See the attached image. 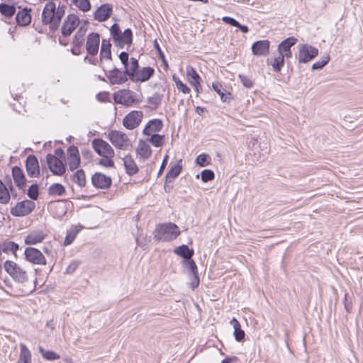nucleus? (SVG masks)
Returning a JSON list of instances; mask_svg holds the SVG:
<instances>
[{"instance_id":"obj_58","label":"nucleus","mask_w":363,"mask_h":363,"mask_svg":"<svg viewBox=\"0 0 363 363\" xmlns=\"http://www.w3.org/2000/svg\"><path fill=\"white\" fill-rule=\"evenodd\" d=\"M118 57H119V59H120L121 63L123 64V65L124 67V69H125V67H128L129 65V62H128L129 55H128V52H121L119 54Z\"/></svg>"},{"instance_id":"obj_62","label":"nucleus","mask_w":363,"mask_h":363,"mask_svg":"<svg viewBox=\"0 0 363 363\" xmlns=\"http://www.w3.org/2000/svg\"><path fill=\"white\" fill-rule=\"evenodd\" d=\"M82 157L87 160H90L92 157V152L91 151V150L89 148H87V147H84L82 149Z\"/></svg>"},{"instance_id":"obj_22","label":"nucleus","mask_w":363,"mask_h":363,"mask_svg":"<svg viewBox=\"0 0 363 363\" xmlns=\"http://www.w3.org/2000/svg\"><path fill=\"white\" fill-rule=\"evenodd\" d=\"M155 69L151 67H145L139 69L130 80L133 82H145L149 80L154 74Z\"/></svg>"},{"instance_id":"obj_11","label":"nucleus","mask_w":363,"mask_h":363,"mask_svg":"<svg viewBox=\"0 0 363 363\" xmlns=\"http://www.w3.org/2000/svg\"><path fill=\"white\" fill-rule=\"evenodd\" d=\"M24 255L26 259L34 264H46V259L43 253L38 249L28 247L26 248Z\"/></svg>"},{"instance_id":"obj_49","label":"nucleus","mask_w":363,"mask_h":363,"mask_svg":"<svg viewBox=\"0 0 363 363\" xmlns=\"http://www.w3.org/2000/svg\"><path fill=\"white\" fill-rule=\"evenodd\" d=\"M173 80L179 91L184 94H189L191 90L186 84H184L178 77L173 76Z\"/></svg>"},{"instance_id":"obj_50","label":"nucleus","mask_w":363,"mask_h":363,"mask_svg":"<svg viewBox=\"0 0 363 363\" xmlns=\"http://www.w3.org/2000/svg\"><path fill=\"white\" fill-rule=\"evenodd\" d=\"M162 100V95L159 93H155L152 96L147 99V102L155 108L158 107Z\"/></svg>"},{"instance_id":"obj_64","label":"nucleus","mask_w":363,"mask_h":363,"mask_svg":"<svg viewBox=\"0 0 363 363\" xmlns=\"http://www.w3.org/2000/svg\"><path fill=\"white\" fill-rule=\"evenodd\" d=\"M96 99L101 102H106L108 101V95L107 92H100L96 95Z\"/></svg>"},{"instance_id":"obj_1","label":"nucleus","mask_w":363,"mask_h":363,"mask_svg":"<svg viewBox=\"0 0 363 363\" xmlns=\"http://www.w3.org/2000/svg\"><path fill=\"white\" fill-rule=\"evenodd\" d=\"M65 13L64 6L57 7L54 1H50L45 5L42 11V23L48 26L50 30L54 33L58 29Z\"/></svg>"},{"instance_id":"obj_15","label":"nucleus","mask_w":363,"mask_h":363,"mask_svg":"<svg viewBox=\"0 0 363 363\" xmlns=\"http://www.w3.org/2000/svg\"><path fill=\"white\" fill-rule=\"evenodd\" d=\"M91 183L96 188L107 189L111 186L112 179L108 176L100 172H96L93 174L91 177Z\"/></svg>"},{"instance_id":"obj_9","label":"nucleus","mask_w":363,"mask_h":363,"mask_svg":"<svg viewBox=\"0 0 363 363\" xmlns=\"http://www.w3.org/2000/svg\"><path fill=\"white\" fill-rule=\"evenodd\" d=\"M35 203L30 200H25L17 203V204L11 208V213L17 217L25 216L30 213L35 208Z\"/></svg>"},{"instance_id":"obj_12","label":"nucleus","mask_w":363,"mask_h":363,"mask_svg":"<svg viewBox=\"0 0 363 363\" xmlns=\"http://www.w3.org/2000/svg\"><path fill=\"white\" fill-rule=\"evenodd\" d=\"M143 116L142 111H133L124 117L123 120V125L127 129L133 130L140 125Z\"/></svg>"},{"instance_id":"obj_46","label":"nucleus","mask_w":363,"mask_h":363,"mask_svg":"<svg viewBox=\"0 0 363 363\" xmlns=\"http://www.w3.org/2000/svg\"><path fill=\"white\" fill-rule=\"evenodd\" d=\"M164 135H159L157 133H155L152 135L150 138L148 140L149 142L154 145L155 147H161L163 145L164 143Z\"/></svg>"},{"instance_id":"obj_16","label":"nucleus","mask_w":363,"mask_h":363,"mask_svg":"<svg viewBox=\"0 0 363 363\" xmlns=\"http://www.w3.org/2000/svg\"><path fill=\"white\" fill-rule=\"evenodd\" d=\"M296 42L297 39L294 37H289L286 39L284 40L278 45L279 55L284 56V58L292 57V52L291 48L296 43Z\"/></svg>"},{"instance_id":"obj_29","label":"nucleus","mask_w":363,"mask_h":363,"mask_svg":"<svg viewBox=\"0 0 363 363\" xmlns=\"http://www.w3.org/2000/svg\"><path fill=\"white\" fill-rule=\"evenodd\" d=\"M136 152L143 159H147L152 155L150 146L143 140H139Z\"/></svg>"},{"instance_id":"obj_60","label":"nucleus","mask_w":363,"mask_h":363,"mask_svg":"<svg viewBox=\"0 0 363 363\" xmlns=\"http://www.w3.org/2000/svg\"><path fill=\"white\" fill-rule=\"evenodd\" d=\"M222 21L224 23L229 24L234 27H237V26L239 25V22L237 20H235V18L230 17V16L223 17Z\"/></svg>"},{"instance_id":"obj_48","label":"nucleus","mask_w":363,"mask_h":363,"mask_svg":"<svg viewBox=\"0 0 363 363\" xmlns=\"http://www.w3.org/2000/svg\"><path fill=\"white\" fill-rule=\"evenodd\" d=\"M28 196L32 200H37L39 196V188L37 184H33L27 192Z\"/></svg>"},{"instance_id":"obj_30","label":"nucleus","mask_w":363,"mask_h":363,"mask_svg":"<svg viewBox=\"0 0 363 363\" xmlns=\"http://www.w3.org/2000/svg\"><path fill=\"white\" fill-rule=\"evenodd\" d=\"M182 160L177 161L174 164H171L170 169L166 174L165 179L168 181L169 179L174 180L177 178L182 170Z\"/></svg>"},{"instance_id":"obj_42","label":"nucleus","mask_w":363,"mask_h":363,"mask_svg":"<svg viewBox=\"0 0 363 363\" xmlns=\"http://www.w3.org/2000/svg\"><path fill=\"white\" fill-rule=\"evenodd\" d=\"M65 193V187L62 184H58V183L53 184L48 188L49 195L62 196Z\"/></svg>"},{"instance_id":"obj_56","label":"nucleus","mask_w":363,"mask_h":363,"mask_svg":"<svg viewBox=\"0 0 363 363\" xmlns=\"http://www.w3.org/2000/svg\"><path fill=\"white\" fill-rule=\"evenodd\" d=\"M344 307L347 313H350L352 309V302L351 298L347 294H345L344 301Z\"/></svg>"},{"instance_id":"obj_23","label":"nucleus","mask_w":363,"mask_h":363,"mask_svg":"<svg viewBox=\"0 0 363 363\" xmlns=\"http://www.w3.org/2000/svg\"><path fill=\"white\" fill-rule=\"evenodd\" d=\"M12 176L16 185L19 189L23 190L26 186V178L22 169L18 166L12 168Z\"/></svg>"},{"instance_id":"obj_51","label":"nucleus","mask_w":363,"mask_h":363,"mask_svg":"<svg viewBox=\"0 0 363 363\" xmlns=\"http://www.w3.org/2000/svg\"><path fill=\"white\" fill-rule=\"evenodd\" d=\"M201 177L203 182H208L214 179L215 174L211 169H204L201 172Z\"/></svg>"},{"instance_id":"obj_45","label":"nucleus","mask_w":363,"mask_h":363,"mask_svg":"<svg viewBox=\"0 0 363 363\" xmlns=\"http://www.w3.org/2000/svg\"><path fill=\"white\" fill-rule=\"evenodd\" d=\"M86 32V30H84L82 28H80L77 33H75L73 38V45L77 46H82L84 43V35Z\"/></svg>"},{"instance_id":"obj_57","label":"nucleus","mask_w":363,"mask_h":363,"mask_svg":"<svg viewBox=\"0 0 363 363\" xmlns=\"http://www.w3.org/2000/svg\"><path fill=\"white\" fill-rule=\"evenodd\" d=\"M192 278L191 279L190 286L191 289L194 290L197 288L200 283V279L199 277V273L191 274Z\"/></svg>"},{"instance_id":"obj_55","label":"nucleus","mask_w":363,"mask_h":363,"mask_svg":"<svg viewBox=\"0 0 363 363\" xmlns=\"http://www.w3.org/2000/svg\"><path fill=\"white\" fill-rule=\"evenodd\" d=\"M80 262L77 260H73L70 262L65 270L67 274H72L76 269L79 267Z\"/></svg>"},{"instance_id":"obj_37","label":"nucleus","mask_w":363,"mask_h":363,"mask_svg":"<svg viewBox=\"0 0 363 363\" xmlns=\"http://www.w3.org/2000/svg\"><path fill=\"white\" fill-rule=\"evenodd\" d=\"M269 65H272L274 71L279 72L284 64V56L279 55L274 59H267V61Z\"/></svg>"},{"instance_id":"obj_26","label":"nucleus","mask_w":363,"mask_h":363,"mask_svg":"<svg viewBox=\"0 0 363 363\" xmlns=\"http://www.w3.org/2000/svg\"><path fill=\"white\" fill-rule=\"evenodd\" d=\"M123 161L125 172L128 175L133 176L138 173L139 169L130 155H125L123 158Z\"/></svg>"},{"instance_id":"obj_17","label":"nucleus","mask_w":363,"mask_h":363,"mask_svg":"<svg viewBox=\"0 0 363 363\" xmlns=\"http://www.w3.org/2000/svg\"><path fill=\"white\" fill-rule=\"evenodd\" d=\"M106 77L111 84H122L128 81V77L125 70L122 72L116 67L110 70Z\"/></svg>"},{"instance_id":"obj_38","label":"nucleus","mask_w":363,"mask_h":363,"mask_svg":"<svg viewBox=\"0 0 363 363\" xmlns=\"http://www.w3.org/2000/svg\"><path fill=\"white\" fill-rule=\"evenodd\" d=\"M72 182L77 184L80 187H84L86 185V176L83 169L77 170L72 175Z\"/></svg>"},{"instance_id":"obj_44","label":"nucleus","mask_w":363,"mask_h":363,"mask_svg":"<svg viewBox=\"0 0 363 363\" xmlns=\"http://www.w3.org/2000/svg\"><path fill=\"white\" fill-rule=\"evenodd\" d=\"M19 246L14 242H4L2 245L1 250L5 253L12 252L16 255V251L18 250Z\"/></svg>"},{"instance_id":"obj_4","label":"nucleus","mask_w":363,"mask_h":363,"mask_svg":"<svg viewBox=\"0 0 363 363\" xmlns=\"http://www.w3.org/2000/svg\"><path fill=\"white\" fill-rule=\"evenodd\" d=\"M4 268L16 281L23 284L28 281L26 271L16 262L7 260L4 264Z\"/></svg>"},{"instance_id":"obj_40","label":"nucleus","mask_w":363,"mask_h":363,"mask_svg":"<svg viewBox=\"0 0 363 363\" xmlns=\"http://www.w3.org/2000/svg\"><path fill=\"white\" fill-rule=\"evenodd\" d=\"M39 352L44 359L48 361H55L59 359L60 356L54 351L45 350L43 347H39Z\"/></svg>"},{"instance_id":"obj_18","label":"nucleus","mask_w":363,"mask_h":363,"mask_svg":"<svg viewBox=\"0 0 363 363\" xmlns=\"http://www.w3.org/2000/svg\"><path fill=\"white\" fill-rule=\"evenodd\" d=\"M26 169L29 177H36L40 174L38 160L35 155H30L26 160Z\"/></svg>"},{"instance_id":"obj_34","label":"nucleus","mask_w":363,"mask_h":363,"mask_svg":"<svg viewBox=\"0 0 363 363\" xmlns=\"http://www.w3.org/2000/svg\"><path fill=\"white\" fill-rule=\"evenodd\" d=\"M20 357L17 363H31V354L24 344L20 345Z\"/></svg>"},{"instance_id":"obj_53","label":"nucleus","mask_w":363,"mask_h":363,"mask_svg":"<svg viewBox=\"0 0 363 363\" xmlns=\"http://www.w3.org/2000/svg\"><path fill=\"white\" fill-rule=\"evenodd\" d=\"M209 156L206 154H201L196 159V163L200 167H206L210 163Z\"/></svg>"},{"instance_id":"obj_35","label":"nucleus","mask_w":363,"mask_h":363,"mask_svg":"<svg viewBox=\"0 0 363 363\" xmlns=\"http://www.w3.org/2000/svg\"><path fill=\"white\" fill-rule=\"evenodd\" d=\"M186 75L188 77L189 82L190 84L195 85L198 84L200 82L201 77L199 74L196 72L195 69L191 66H188L186 67Z\"/></svg>"},{"instance_id":"obj_24","label":"nucleus","mask_w":363,"mask_h":363,"mask_svg":"<svg viewBox=\"0 0 363 363\" xmlns=\"http://www.w3.org/2000/svg\"><path fill=\"white\" fill-rule=\"evenodd\" d=\"M46 237V235L42 230H35L30 232L24 240L26 245H31L41 242Z\"/></svg>"},{"instance_id":"obj_63","label":"nucleus","mask_w":363,"mask_h":363,"mask_svg":"<svg viewBox=\"0 0 363 363\" xmlns=\"http://www.w3.org/2000/svg\"><path fill=\"white\" fill-rule=\"evenodd\" d=\"M168 158H169V156L167 155H166L164 158H163V160H162V164L160 166V168L159 169V172H158V177H160V175L162 174L164 169L166 168V165L167 164V162H168Z\"/></svg>"},{"instance_id":"obj_59","label":"nucleus","mask_w":363,"mask_h":363,"mask_svg":"<svg viewBox=\"0 0 363 363\" xmlns=\"http://www.w3.org/2000/svg\"><path fill=\"white\" fill-rule=\"evenodd\" d=\"M99 164L106 167H114V162L111 160V158H101L99 160Z\"/></svg>"},{"instance_id":"obj_33","label":"nucleus","mask_w":363,"mask_h":363,"mask_svg":"<svg viewBox=\"0 0 363 363\" xmlns=\"http://www.w3.org/2000/svg\"><path fill=\"white\" fill-rule=\"evenodd\" d=\"M111 44L109 40L106 39H103L101 42V47L100 50V60L101 61L103 59H111Z\"/></svg>"},{"instance_id":"obj_13","label":"nucleus","mask_w":363,"mask_h":363,"mask_svg":"<svg viewBox=\"0 0 363 363\" xmlns=\"http://www.w3.org/2000/svg\"><path fill=\"white\" fill-rule=\"evenodd\" d=\"M100 43V35L97 33H91L86 40V50L91 56L97 55Z\"/></svg>"},{"instance_id":"obj_5","label":"nucleus","mask_w":363,"mask_h":363,"mask_svg":"<svg viewBox=\"0 0 363 363\" xmlns=\"http://www.w3.org/2000/svg\"><path fill=\"white\" fill-rule=\"evenodd\" d=\"M108 138L116 148L126 150L132 147L130 140L128 135L119 130H111L108 133Z\"/></svg>"},{"instance_id":"obj_25","label":"nucleus","mask_w":363,"mask_h":363,"mask_svg":"<svg viewBox=\"0 0 363 363\" xmlns=\"http://www.w3.org/2000/svg\"><path fill=\"white\" fill-rule=\"evenodd\" d=\"M31 9L25 8L21 11H19L16 16V23L20 26H26L31 22V15L30 11Z\"/></svg>"},{"instance_id":"obj_39","label":"nucleus","mask_w":363,"mask_h":363,"mask_svg":"<svg viewBox=\"0 0 363 363\" xmlns=\"http://www.w3.org/2000/svg\"><path fill=\"white\" fill-rule=\"evenodd\" d=\"M139 62L138 60L135 57L130 58V65L125 67V74H128V78L133 77L134 74L139 70Z\"/></svg>"},{"instance_id":"obj_41","label":"nucleus","mask_w":363,"mask_h":363,"mask_svg":"<svg viewBox=\"0 0 363 363\" xmlns=\"http://www.w3.org/2000/svg\"><path fill=\"white\" fill-rule=\"evenodd\" d=\"M10 200V194L5 184L0 179V203L6 204Z\"/></svg>"},{"instance_id":"obj_14","label":"nucleus","mask_w":363,"mask_h":363,"mask_svg":"<svg viewBox=\"0 0 363 363\" xmlns=\"http://www.w3.org/2000/svg\"><path fill=\"white\" fill-rule=\"evenodd\" d=\"M79 23V18L75 15H69L62 24L61 32L62 35L67 37L75 30Z\"/></svg>"},{"instance_id":"obj_21","label":"nucleus","mask_w":363,"mask_h":363,"mask_svg":"<svg viewBox=\"0 0 363 363\" xmlns=\"http://www.w3.org/2000/svg\"><path fill=\"white\" fill-rule=\"evenodd\" d=\"M270 42L268 40H257L252 45L254 55L267 56L269 52Z\"/></svg>"},{"instance_id":"obj_3","label":"nucleus","mask_w":363,"mask_h":363,"mask_svg":"<svg viewBox=\"0 0 363 363\" xmlns=\"http://www.w3.org/2000/svg\"><path fill=\"white\" fill-rule=\"evenodd\" d=\"M111 35L114 45L118 48H123L126 44L130 46L133 43V32L130 28H126L121 32L118 23H113L110 28Z\"/></svg>"},{"instance_id":"obj_36","label":"nucleus","mask_w":363,"mask_h":363,"mask_svg":"<svg viewBox=\"0 0 363 363\" xmlns=\"http://www.w3.org/2000/svg\"><path fill=\"white\" fill-rule=\"evenodd\" d=\"M15 5L0 4V13L6 18H11L16 13Z\"/></svg>"},{"instance_id":"obj_19","label":"nucleus","mask_w":363,"mask_h":363,"mask_svg":"<svg viewBox=\"0 0 363 363\" xmlns=\"http://www.w3.org/2000/svg\"><path fill=\"white\" fill-rule=\"evenodd\" d=\"M67 154L69 168L71 171H73L78 168L80 164V155L79 150L74 145L69 146L67 150Z\"/></svg>"},{"instance_id":"obj_27","label":"nucleus","mask_w":363,"mask_h":363,"mask_svg":"<svg viewBox=\"0 0 363 363\" xmlns=\"http://www.w3.org/2000/svg\"><path fill=\"white\" fill-rule=\"evenodd\" d=\"M163 127L162 121L160 119H152L150 121L143 130L144 135H150L152 132H159Z\"/></svg>"},{"instance_id":"obj_43","label":"nucleus","mask_w":363,"mask_h":363,"mask_svg":"<svg viewBox=\"0 0 363 363\" xmlns=\"http://www.w3.org/2000/svg\"><path fill=\"white\" fill-rule=\"evenodd\" d=\"M72 3L84 12L91 9V4L89 0H72Z\"/></svg>"},{"instance_id":"obj_10","label":"nucleus","mask_w":363,"mask_h":363,"mask_svg":"<svg viewBox=\"0 0 363 363\" xmlns=\"http://www.w3.org/2000/svg\"><path fill=\"white\" fill-rule=\"evenodd\" d=\"M113 99L116 104H123L126 106H130L138 101L135 98L133 92L129 89H123L115 93Z\"/></svg>"},{"instance_id":"obj_61","label":"nucleus","mask_w":363,"mask_h":363,"mask_svg":"<svg viewBox=\"0 0 363 363\" xmlns=\"http://www.w3.org/2000/svg\"><path fill=\"white\" fill-rule=\"evenodd\" d=\"M75 236H76V233H74L72 231L69 232L65 238V245H70L74 241Z\"/></svg>"},{"instance_id":"obj_8","label":"nucleus","mask_w":363,"mask_h":363,"mask_svg":"<svg viewBox=\"0 0 363 363\" xmlns=\"http://www.w3.org/2000/svg\"><path fill=\"white\" fill-rule=\"evenodd\" d=\"M46 162L49 169L54 175L62 176L65 172V166L62 160L52 154H48Z\"/></svg>"},{"instance_id":"obj_2","label":"nucleus","mask_w":363,"mask_h":363,"mask_svg":"<svg viewBox=\"0 0 363 363\" xmlns=\"http://www.w3.org/2000/svg\"><path fill=\"white\" fill-rule=\"evenodd\" d=\"M181 234L177 225L168 222L156 225L153 231V238L157 242H170L175 240Z\"/></svg>"},{"instance_id":"obj_52","label":"nucleus","mask_w":363,"mask_h":363,"mask_svg":"<svg viewBox=\"0 0 363 363\" xmlns=\"http://www.w3.org/2000/svg\"><path fill=\"white\" fill-rule=\"evenodd\" d=\"M329 61H330V56L328 55H326L322 57L321 60H319L318 62H315L312 65V69L313 70L321 69L325 65H326L328 63Z\"/></svg>"},{"instance_id":"obj_20","label":"nucleus","mask_w":363,"mask_h":363,"mask_svg":"<svg viewBox=\"0 0 363 363\" xmlns=\"http://www.w3.org/2000/svg\"><path fill=\"white\" fill-rule=\"evenodd\" d=\"M113 12V6L110 4H104L101 5L94 12V19L99 22L106 21L111 16Z\"/></svg>"},{"instance_id":"obj_28","label":"nucleus","mask_w":363,"mask_h":363,"mask_svg":"<svg viewBox=\"0 0 363 363\" xmlns=\"http://www.w3.org/2000/svg\"><path fill=\"white\" fill-rule=\"evenodd\" d=\"M174 252L181 257L183 260H186L193 257L194 251L193 249H190L186 245H182L174 250Z\"/></svg>"},{"instance_id":"obj_32","label":"nucleus","mask_w":363,"mask_h":363,"mask_svg":"<svg viewBox=\"0 0 363 363\" xmlns=\"http://www.w3.org/2000/svg\"><path fill=\"white\" fill-rule=\"evenodd\" d=\"M213 89L220 96V99L223 102L229 103L231 100L230 93L227 92L225 89L223 88V86L220 83H213Z\"/></svg>"},{"instance_id":"obj_31","label":"nucleus","mask_w":363,"mask_h":363,"mask_svg":"<svg viewBox=\"0 0 363 363\" xmlns=\"http://www.w3.org/2000/svg\"><path fill=\"white\" fill-rule=\"evenodd\" d=\"M230 324L232 325V326L233 327V329H234L233 335H234L235 339L238 342L242 341L245 338V333L244 330H242L241 325H240L239 321L235 318H233L230 321Z\"/></svg>"},{"instance_id":"obj_54","label":"nucleus","mask_w":363,"mask_h":363,"mask_svg":"<svg viewBox=\"0 0 363 363\" xmlns=\"http://www.w3.org/2000/svg\"><path fill=\"white\" fill-rule=\"evenodd\" d=\"M238 77H239L242 85L245 88L250 89V88L252 87V86L254 85L253 81L249 77H247L245 74H239Z\"/></svg>"},{"instance_id":"obj_6","label":"nucleus","mask_w":363,"mask_h":363,"mask_svg":"<svg viewBox=\"0 0 363 363\" xmlns=\"http://www.w3.org/2000/svg\"><path fill=\"white\" fill-rule=\"evenodd\" d=\"M318 55V49L308 44H299L298 53L296 55L299 63H307Z\"/></svg>"},{"instance_id":"obj_47","label":"nucleus","mask_w":363,"mask_h":363,"mask_svg":"<svg viewBox=\"0 0 363 363\" xmlns=\"http://www.w3.org/2000/svg\"><path fill=\"white\" fill-rule=\"evenodd\" d=\"M182 265L189 269L191 274L198 272L197 266L192 257L186 260H182Z\"/></svg>"},{"instance_id":"obj_7","label":"nucleus","mask_w":363,"mask_h":363,"mask_svg":"<svg viewBox=\"0 0 363 363\" xmlns=\"http://www.w3.org/2000/svg\"><path fill=\"white\" fill-rule=\"evenodd\" d=\"M94 151L99 155L106 158H112L115 152L112 147L101 138H95L91 141Z\"/></svg>"}]
</instances>
